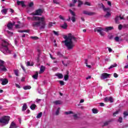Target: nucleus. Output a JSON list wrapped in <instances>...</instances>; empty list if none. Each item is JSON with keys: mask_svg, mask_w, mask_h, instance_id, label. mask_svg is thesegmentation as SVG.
<instances>
[{"mask_svg": "<svg viewBox=\"0 0 128 128\" xmlns=\"http://www.w3.org/2000/svg\"><path fill=\"white\" fill-rule=\"evenodd\" d=\"M109 102H114V98L112 96L109 97Z\"/></svg>", "mask_w": 128, "mask_h": 128, "instance_id": "obj_46", "label": "nucleus"}, {"mask_svg": "<svg viewBox=\"0 0 128 128\" xmlns=\"http://www.w3.org/2000/svg\"><path fill=\"white\" fill-rule=\"evenodd\" d=\"M36 104H32L30 106V108L32 110H36Z\"/></svg>", "mask_w": 128, "mask_h": 128, "instance_id": "obj_23", "label": "nucleus"}, {"mask_svg": "<svg viewBox=\"0 0 128 128\" xmlns=\"http://www.w3.org/2000/svg\"><path fill=\"white\" fill-rule=\"evenodd\" d=\"M54 24H56V22H50L48 24V28H52Z\"/></svg>", "mask_w": 128, "mask_h": 128, "instance_id": "obj_32", "label": "nucleus"}, {"mask_svg": "<svg viewBox=\"0 0 128 128\" xmlns=\"http://www.w3.org/2000/svg\"><path fill=\"white\" fill-rule=\"evenodd\" d=\"M53 104H54L58 105V104H62V101L60 100H58L56 101H54L52 102Z\"/></svg>", "mask_w": 128, "mask_h": 128, "instance_id": "obj_19", "label": "nucleus"}, {"mask_svg": "<svg viewBox=\"0 0 128 128\" xmlns=\"http://www.w3.org/2000/svg\"><path fill=\"white\" fill-rule=\"evenodd\" d=\"M46 18L44 16V20H39L38 22H34L32 23V26L33 28H38L40 26V30H44L46 28V22L44 21Z\"/></svg>", "mask_w": 128, "mask_h": 128, "instance_id": "obj_2", "label": "nucleus"}, {"mask_svg": "<svg viewBox=\"0 0 128 128\" xmlns=\"http://www.w3.org/2000/svg\"><path fill=\"white\" fill-rule=\"evenodd\" d=\"M59 18H60V20H64V18L63 16H62V15L59 16Z\"/></svg>", "mask_w": 128, "mask_h": 128, "instance_id": "obj_53", "label": "nucleus"}, {"mask_svg": "<svg viewBox=\"0 0 128 128\" xmlns=\"http://www.w3.org/2000/svg\"><path fill=\"white\" fill-rule=\"evenodd\" d=\"M8 42H6V40H3L2 42V48L6 52H8L10 54V51L8 50Z\"/></svg>", "mask_w": 128, "mask_h": 128, "instance_id": "obj_6", "label": "nucleus"}, {"mask_svg": "<svg viewBox=\"0 0 128 128\" xmlns=\"http://www.w3.org/2000/svg\"><path fill=\"white\" fill-rule=\"evenodd\" d=\"M82 1L80 0H78V7H80L82 6Z\"/></svg>", "mask_w": 128, "mask_h": 128, "instance_id": "obj_31", "label": "nucleus"}, {"mask_svg": "<svg viewBox=\"0 0 128 128\" xmlns=\"http://www.w3.org/2000/svg\"><path fill=\"white\" fill-rule=\"evenodd\" d=\"M123 114L124 116V118H126V116H128V112L127 111L124 112Z\"/></svg>", "mask_w": 128, "mask_h": 128, "instance_id": "obj_42", "label": "nucleus"}, {"mask_svg": "<svg viewBox=\"0 0 128 128\" xmlns=\"http://www.w3.org/2000/svg\"><path fill=\"white\" fill-rule=\"evenodd\" d=\"M46 70V67L44 66H42L40 68V72H44Z\"/></svg>", "mask_w": 128, "mask_h": 128, "instance_id": "obj_25", "label": "nucleus"}, {"mask_svg": "<svg viewBox=\"0 0 128 128\" xmlns=\"http://www.w3.org/2000/svg\"><path fill=\"white\" fill-rule=\"evenodd\" d=\"M84 4H86V6H90V3L88 2H86Z\"/></svg>", "mask_w": 128, "mask_h": 128, "instance_id": "obj_55", "label": "nucleus"}, {"mask_svg": "<svg viewBox=\"0 0 128 128\" xmlns=\"http://www.w3.org/2000/svg\"><path fill=\"white\" fill-rule=\"evenodd\" d=\"M1 82L2 86H5V84H7L8 83V80L6 78L1 79Z\"/></svg>", "mask_w": 128, "mask_h": 128, "instance_id": "obj_12", "label": "nucleus"}, {"mask_svg": "<svg viewBox=\"0 0 128 128\" xmlns=\"http://www.w3.org/2000/svg\"><path fill=\"white\" fill-rule=\"evenodd\" d=\"M114 78H118V74H117L116 73H114Z\"/></svg>", "mask_w": 128, "mask_h": 128, "instance_id": "obj_54", "label": "nucleus"}, {"mask_svg": "<svg viewBox=\"0 0 128 128\" xmlns=\"http://www.w3.org/2000/svg\"><path fill=\"white\" fill-rule=\"evenodd\" d=\"M32 78H33L34 80H38V72H36V74L32 76Z\"/></svg>", "mask_w": 128, "mask_h": 128, "instance_id": "obj_15", "label": "nucleus"}, {"mask_svg": "<svg viewBox=\"0 0 128 128\" xmlns=\"http://www.w3.org/2000/svg\"><path fill=\"white\" fill-rule=\"evenodd\" d=\"M104 102H110V97H106L104 98Z\"/></svg>", "mask_w": 128, "mask_h": 128, "instance_id": "obj_38", "label": "nucleus"}, {"mask_svg": "<svg viewBox=\"0 0 128 128\" xmlns=\"http://www.w3.org/2000/svg\"><path fill=\"white\" fill-rule=\"evenodd\" d=\"M64 38L65 40L62 42L65 44L68 50H72L76 46L74 42H78V38L70 33L68 34V36H64Z\"/></svg>", "mask_w": 128, "mask_h": 128, "instance_id": "obj_1", "label": "nucleus"}, {"mask_svg": "<svg viewBox=\"0 0 128 128\" xmlns=\"http://www.w3.org/2000/svg\"><path fill=\"white\" fill-rule=\"evenodd\" d=\"M100 106H104V104L103 102L100 103Z\"/></svg>", "mask_w": 128, "mask_h": 128, "instance_id": "obj_63", "label": "nucleus"}, {"mask_svg": "<svg viewBox=\"0 0 128 128\" xmlns=\"http://www.w3.org/2000/svg\"><path fill=\"white\" fill-rule=\"evenodd\" d=\"M24 90H30L32 88V87L30 86H25L23 88Z\"/></svg>", "mask_w": 128, "mask_h": 128, "instance_id": "obj_33", "label": "nucleus"}, {"mask_svg": "<svg viewBox=\"0 0 128 128\" xmlns=\"http://www.w3.org/2000/svg\"><path fill=\"white\" fill-rule=\"evenodd\" d=\"M50 58H52V60H56V58L52 57V54H50Z\"/></svg>", "mask_w": 128, "mask_h": 128, "instance_id": "obj_62", "label": "nucleus"}, {"mask_svg": "<svg viewBox=\"0 0 128 128\" xmlns=\"http://www.w3.org/2000/svg\"><path fill=\"white\" fill-rule=\"evenodd\" d=\"M2 12L3 14H6V12H8V9H3L2 10Z\"/></svg>", "mask_w": 128, "mask_h": 128, "instance_id": "obj_36", "label": "nucleus"}, {"mask_svg": "<svg viewBox=\"0 0 128 128\" xmlns=\"http://www.w3.org/2000/svg\"><path fill=\"white\" fill-rule=\"evenodd\" d=\"M30 38L32 40H38V36H31Z\"/></svg>", "mask_w": 128, "mask_h": 128, "instance_id": "obj_41", "label": "nucleus"}, {"mask_svg": "<svg viewBox=\"0 0 128 128\" xmlns=\"http://www.w3.org/2000/svg\"><path fill=\"white\" fill-rule=\"evenodd\" d=\"M24 32H30V30H23Z\"/></svg>", "mask_w": 128, "mask_h": 128, "instance_id": "obj_61", "label": "nucleus"}, {"mask_svg": "<svg viewBox=\"0 0 128 128\" xmlns=\"http://www.w3.org/2000/svg\"><path fill=\"white\" fill-rule=\"evenodd\" d=\"M27 19L28 20H32V22L38 21V20H42V22L44 20V16H42V17H39L38 16H33L32 17H27Z\"/></svg>", "mask_w": 128, "mask_h": 128, "instance_id": "obj_3", "label": "nucleus"}, {"mask_svg": "<svg viewBox=\"0 0 128 128\" xmlns=\"http://www.w3.org/2000/svg\"><path fill=\"white\" fill-rule=\"evenodd\" d=\"M73 116L74 118V120H78V116L77 114H74Z\"/></svg>", "mask_w": 128, "mask_h": 128, "instance_id": "obj_45", "label": "nucleus"}, {"mask_svg": "<svg viewBox=\"0 0 128 128\" xmlns=\"http://www.w3.org/2000/svg\"><path fill=\"white\" fill-rule=\"evenodd\" d=\"M10 118L8 116H4L0 118V123L4 124H8V122H10Z\"/></svg>", "mask_w": 128, "mask_h": 128, "instance_id": "obj_5", "label": "nucleus"}, {"mask_svg": "<svg viewBox=\"0 0 128 128\" xmlns=\"http://www.w3.org/2000/svg\"><path fill=\"white\" fill-rule=\"evenodd\" d=\"M59 82L60 84V86H64V82L62 80H59Z\"/></svg>", "mask_w": 128, "mask_h": 128, "instance_id": "obj_47", "label": "nucleus"}, {"mask_svg": "<svg viewBox=\"0 0 128 128\" xmlns=\"http://www.w3.org/2000/svg\"><path fill=\"white\" fill-rule=\"evenodd\" d=\"M118 28L120 30H122V24L118 25Z\"/></svg>", "mask_w": 128, "mask_h": 128, "instance_id": "obj_52", "label": "nucleus"}, {"mask_svg": "<svg viewBox=\"0 0 128 128\" xmlns=\"http://www.w3.org/2000/svg\"><path fill=\"white\" fill-rule=\"evenodd\" d=\"M17 4L18 6H26V4H24V1H17Z\"/></svg>", "mask_w": 128, "mask_h": 128, "instance_id": "obj_13", "label": "nucleus"}, {"mask_svg": "<svg viewBox=\"0 0 128 128\" xmlns=\"http://www.w3.org/2000/svg\"><path fill=\"white\" fill-rule=\"evenodd\" d=\"M101 4H102V6L103 10H104V12H110V9L109 8H106V7L104 6V5L102 3Z\"/></svg>", "mask_w": 128, "mask_h": 128, "instance_id": "obj_14", "label": "nucleus"}, {"mask_svg": "<svg viewBox=\"0 0 128 128\" xmlns=\"http://www.w3.org/2000/svg\"><path fill=\"white\" fill-rule=\"evenodd\" d=\"M65 114H74V112L72 111H68V112H64Z\"/></svg>", "mask_w": 128, "mask_h": 128, "instance_id": "obj_34", "label": "nucleus"}, {"mask_svg": "<svg viewBox=\"0 0 128 128\" xmlns=\"http://www.w3.org/2000/svg\"><path fill=\"white\" fill-rule=\"evenodd\" d=\"M34 66V63H32L30 64V62H27V66Z\"/></svg>", "mask_w": 128, "mask_h": 128, "instance_id": "obj_35", "label": "nucleus"}, {"mask_svg": "<svg viewBox=\"0 0 128 128\" xmlns=\"http://www.w3.org/2000/svg\"><path fill=\"white\" fill-rule=\"evenodd\" d=\"M70 8H72V6H74V4L73 3V4H70Z\"/></svg>", "mask_w": 128, "mask_h": 128, "instance_id": "obj_64", "label": "nucleus"}, {"mask_svg": "<svg viewBox=\"0 0 128 128\" xmlns=\"http://www.w3.org/2000/svg\"><path fill=\"white\" fill-rule=\"evenodd\" d=\"M60 108H57L56 112V116H58V114H60Z\"/></svg>", "mask_w": 128, "mask_h": 128, "instance_id": "obj_29", "label": "nucleus"}, {"mask_svg": "<svg viewBox=\"0 0 128 128\" xmlns=\"http://www.w3.org/2000/svg\"><path fill=\"white\" fill-rule=\"evenodd\" d=\"M52 32L54 34L55 36H58V32H56L54 30H53Z\"/></svg>", "mask_w": 128, "mask_h": 128, "instance_id": "obj_43", "label": "nucleus"}, {"mask_svg": "<svg viewBox=\"0 0 128 128\" xmlns=\"http://www.w3.org/2000/svg\"><path fill=\"white\" fill-rule=\"evenodd\" d=\"M108 50L109 52H112V50L111 48L108 47Z\"/></svg>", "mask_w": 128, "mask_h": 128, "instance_id": "obj_58", "label": "nucleus"}, {"mask_svg": "<svg viewBox=\"0 0 128 128\" xmlns=\"http://www.w3.org/2000/svg\"><path fill=\"white\" fill-rule=\"evenodd\" d=\"M42 112H40L38 114V116H36V118H42Z\"/></svg>", "mask_w": 128, "mask_h": 128, "instance_id": "obj_30", "label": "nucleus"}, {"mask_svg": "<svg viewBox=\"0 0 128 128\" xmlns=\"http://www.w3.org/2000/svg\"><path fill=\"white\" fill-rule=\"evenodd\" d=\"M102 30H104V28L102 27H98L94 29V32H98L100 33V34L102 36H104V34L103 33Z\"/></svg>", "mask_w": 128, "mask_h": 128, "instance_id": "obj_9", "label": "nucleus"}, {"mask_svg": "<svg viewBox=\"0 0 128 128\" xmlns=\"http://www.w3.org/2000/svg\"><path fill=\"white\" fill-rule=\"evenodd\" d=\"M16 125L14 124V122H12L9 128H16Z\"/></svg>", "mask_w": 128, "mask_h": 128, "instance_id": "obj_17", "label": "nucleus"}, {"mask_svg": "<svg viewBox=\"0 0 128 128\" xmlns=\"http://www.w3.org/2000/svg\"><path fill=\"white\" fill-rule=\"evenodd\" d=\"M44 13V11L41 8L36 10L35 12H32L30 14V16H42Z\"/></svg>", "mask_w": 128, "mask_h": 128, "instance_id": "obj_7", "label": "nucleus"}, {"mask_svg": "<svg viewBox=\"0 0 128 128\" xmlns=\"http://www.w3.org/2000/svg\"><path fill=\"white\" fill-rule=\"evenodd\" d=\"M61 28H64V30H66V28H67L68 24H66V22H64V24L61 26Z\"/></svg>", "mask_w": 128, "mask_h": 128, "instance_id": "obj_24", "label": "nucleus"}, {"mask_svg": "<svg viewBox=\"0 0 128 128\" xmlns=\"http://www.w3.org/2000/svg\"><path fill=\"white\" fill-rule=\"evenodd\" d=\"M7 28H8L9 30H12V28H14V26H12V22H10L7 24Z\"/></svg>", "mask_w": 128, "mask_h": 128, "instance_id": "obj_18", "label": "nucleus"}, {"mask_svg": "<svg viewBox=\"0 0 128 128\" xmlns=\"http://www.w3.org/2000/svg\"><path fill=\"white\" fill-rule=\"evenodd\" d=\"M83 14H86V16H94V14H96V12H89L87 10L83 11Z\"/></svg>", "mask_w": 128, "mask_h": 128, "instance_id": "obj_11", "label": "nucleus"}, {"mask_svg": "<svg viewBox=\"0 0 128 128\" xmlns=\"http://www.w3.org/2000/svg\"><path fill=\"white\" fill-rule=\"evenodd\" d=\"M68 78H69L68 75V74L65 75L64 76V80H68Z\"/></svg>", "mask_w": 128, "mask_h": 128, "instance_id": "obj_40", "label": "nucleus"}, {"mask_svg": "<svg viewBox=\"0 0 128 128\" xmlns=\"http://www.w3.org/2000/svg\"><path fill=\"white\" fill-rule=\"evenodd\" d=\"M110 122L112 121L108 120V121L106 122H104L103 126H108V124H110Z\"/></svg>", "mask_w": 128, "mask_h": 128, "instance_id": "obj_27", "label": "nucleus"}, {"mask_svg": "<svg viewBox=\"0 0 128 128\" xmlns=\"http://www.w3.org/2000/svg\"><path fill=\"white\" fill-rule=\"evenodd\" d=\"M110 16H112V14H110V12H107V13L104 16L106 18H110Z\"/></svg>", "mask_w": 128, "mask_h": 128, "instance_id": "obj_26", "label": "nucleus"}, {"mask_svg": "<svg viewBox=\"0 0 128 128\" xmlns=\"http://www.w3.org/2000/svg\"><path fill=\"white\" fill-rule=\"evenodd\" d=\"M53 2H54V4H58V2L56 0H53Z\"/></svg>", "mask_w": 128, "mask_h": 128, "instance_id": "obj_56", "label": "nucleus"}, {"mask_svg": "<svg viewBox=\"0 0 128 128\" xmlns=\"http://www.w3.org/2000/svg\"><path fill=\"white\" fill-rule=\"evenodd\" d=\"M26 108H28V106L26 105V104L24 103L22 106V111L24 112L25 110H26Z\"/></svg>", "mask_w": 128, "mask_h": 128, "instance_id": "obj_20", "label": "nucleus"}, {"mask_svg": "<svg viewBox=\"0 0 128 128\" xmlns=\"http://www.w3.org/2000/svg\"><path fill=\"white\" fill-rule=\"evenodd\" d=\"M4 64V61L0 60V70L1 72H6L8 70Z\"/></svg>", "mask_w": 128, "mask_h": 128, "instance_id": "obj_8", "label": "nucleus"}, {"mask_svg": "<svg viewBox=\"0 0 128 128\" xmlns=\"http://www.w3.org/2000/svg\"><path fill=\"white\" fill-rule=\"evenodd\" d=\"M57 56H58L59 58H64V55L60 52H57Z\"/></svg>", "mask_w": 128, "mask_h": 128, "instance_id": "obj_28", "label": "nucleus"}, {"mask_svg": "<svg viewBox=\"0 0 128 128\" xmlns=\"http://www.w3.org/2000/svg\"><path fill=\"white\" fill-rule=\"evenodd\" d=\"M118 122L120 123L122 122V117H120L118 120Z\"/></svg>", "mask_w": 128, "mask_h": 128, "instance_id": "obj_50", "label": "nucleus"}, {"mask_svg": "<svg viewBox=\"0 0 128 128\" xmlns=\"http://www.w3.org/2000/svg\"><path fill=\"white\" fill-rule=\"evenodd\" d=\"M110 76V74H108V73H103L101 74L100 78L101 80H106V78H109Z\"/></svg>", "mask_w": 128, "mask_h": 128, "instance_id": "obj_10", "label": "nucleus"}, {"mask_svg": "<svg viewBox=\"0 0 128 128\" xmlns=\"http://www.w3.org/2000/svg\"><path fill=\"white\" fill-rule=\"evenodd\" d=\"M120 18V16H116L115 18V22H118V20Z\"/></svg>", "mask_w": 128, "mask_h": 128, "instance_id": "obj_51", "label": "nucleus"}, {"mask_svg": "<svg viewBox=\"0 0 128 128\" xmlns=\"http://www.w3.org/2000/svg\"><path fill=\"white\" fill-rule=\"evenodd\" d=\"M28 6H29V8H32V6H34V2H30L28 4Z\"/></svg>", "mask_w": 128, "mask_h": 128, "instance_id": "obj_48", "label": "nucleus"}, {"mask_svg": "<svg viewBox=\"0 0 128 128\" xmlns=\"http://www.w3.org/2000/svg\"><path fill=\"white\" fill-rule=\"evenodd\" d=\"M118 66V64L114 63V64L111 65L108 68V70H111V68H116Z\"/></svg>", "mask_w": 128, "mask_h": 128, "instance_id": "obj_21", "label": "nucleus"}, {"mask_svg": "<svg viewBox=\"0 0 128 128\" xmlns=\"http://www.w3.org/2000/svg\"><path fill=\"white\" fill-rule=\"evenodd\" d=\"M114 40H116V42H120V37L119 36H116L114 38Z\"/></svg>", "mask_w": 128, "mask_h": 128, "instance_id": "obj_49", "label": "nucleus"}, {"mask_svg": "<svg viewBox=\"0 0 128 128\" xmlns=\"http://www.w3.org/2000/svg\"><path fill=\"white\" fill-rule=\"evenodd\" d=\"M16 88H20V86L18 84H16Z\"/></svg>", "mask_w": 128, "mask_h": 128, "instance_id": "obj_59", "label": "nucleus"}, {"mask_svg": "<svg viewBox=\"0 0 128 128\" xmlns=\"http://www.w3.org/2000/svg\"><path fill=\"white\" fill-rule=\"evenodd\" d=\"M69 12L70 14L72 16V18H70V16H68V18L66 20L67 22H70V20H71L73 22H76V13H74V12L70 9L69 10Z\"/></svg>", "mask_w": 128, "mask_h": 128, "instance_id": "obj_4", "label": "nucleus"}, {"mask_svg": "<svg viewBox=\"0 0 128 128\" xmlns=\"http://www.w3.org/2000/svg\"><path fill=\"white\" fill-rule=\"evenodd\" d=\"M108 6H112V2H110V1H108Z\"/></svg>", "mask_w": 128, "mask_h": 128, "instance_id": "obj_57", "label": "nucleus"}, {"mask_svg": "<svg viewBox=\"0 0 128 128\" xmlns=\"http://www.w3.org/2000/svg\"><path fill=\"white\" fill-rule=\"evenodd\" d=\"M112 30H114L113 26H108L106 28H105V32H108Z\"/></svg>", "mask_w": 128, "mask_h": 128, "instance_id": "obj_16", "label": "nucleus"}, {"mask_svg": "<svg viewBox=\"0 0 128 128\" xmlns=\"http://www.w3.org/2000/svg\"><path fill=\"white\" fill-rule=\"evenodd\" d=\"M56 76H58V78H64V75H62V74H56Z\"/></svg>", "mask_w": 128, "mask_h": 128, "instance_id": "obj_22", "label": "nucleus"}, {"mask_svg": "<svg viewBox=\"0 0 128 128\" xmlns=\"http://www.w3.org/2000/svg\"><path fill=\"white\" fill-rule=\"evenodd\" d=\"M92 112L93 114H98V110L96 108L92 109Z\"/></svg>", "mask_w": 128, "mask_h": 128, "instance_id": "obj_37", "label": "nucleus"}, {"mask_svg": "<svg viewBox=\"0 0 128 128\" xmlns=\"http://www.w3.org/2000/svg\"><path fill=\"white\" fill-rule=\"evenodd\" d=\"M118 112H120V110H116L113 114V116H116V114H118Z\"/></svg>", "mask_w": 128, "mask_h": 128, "instance_id": "obj_39", "label": "nucleus"}, {"mask_svg": "<svg viewBox=\"0 0 128 128\" xmlns=\"http://www.w3.org/2000/svg\"><path fill=\"white\" fill-rule=\"evenodd\" d=\"M62 64H64V66H68V64H65L64 61H62Z\"/></svg>", "mask_w": 128, "mask_h": 128, "instance_id": "obj_60", "label": "nucleus"}, {"mask_svg": "<svg viewBox=\"0 0 128 128\" xmlns=\"http://www.w3.org/2000/svg\"><path fill=\"white\" fill-rule=\"evenodd\" d=\"M14 72L16 76H18V70H14Z\"/></svg>", "mask_w": 128, "mask_h": 128, "instance_id": "obj_44", "label": "nucleus"}]
</instances>
